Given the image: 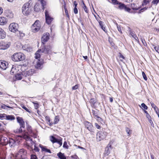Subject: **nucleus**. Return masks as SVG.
I'll return each mask as SVG.
<instances>
[{
  "label": "nucleus",
  "instance_id": "nucleus-1",
  "mask_svg": "<svg viewBox=\"0 0 159 159\" xmlns=\"http://www.w3.org/2000/svg\"><path fill=\"white\" fill-rule=\"evenodd\" d=\"M19 124L20 127L14 129V132L16 133H20L24 132L25 131V123L22 118L17 117L16 118Z\"/></svg>",
  "mask_w": 159,
  "mask_h": 159
},
{
  "label": "nucleus",
  "instance_id": "nucleus-2",
  "mask_svg": "<svg viewBox=\"0 0 159 159\" xmlns=\"http://www.w3.org/2000/svg\"><path fill=\"white\" fill-rule=\"evenodd\" d=\"M25 58V55L20 52L15 53L11 57L12 60L14 61H23Z\"/></svg>",
  "mask_w": 159,
  "mask_h": 159
},
{
  "label": "nucleus",
  "instance_id": "nucleus-3",
  "mask_svg": "<svg viewBox=\"0 0 159 159\" xmlns=\"http://www.w3.org/2000/svg\"><path fill=\"white\" fill-rule=\"evenodd\" d=\"M32 7V5L30 3H25L22 7V13L25 15H28L30 13L31 11Z\"/></svg>",
  "mask_w": 159,
  "mask_h": 159
},
{
  "label": "nucleus",
  "instance_id": "nucleus-4",
  "mask_svg": "<svg viewBox=\"0 0 159 159\" xmlns=\"http://www.w3.org/2000/svg\"><path fill=\"white\" fill-rule=\"evenodd\" d=\"M52 47L50 45L45 46L43 44L41 47V48L39 49L38 52H41L45 54H50L51 52Z\"/></svg>",
  "mask_w": 159,
  "mask_h": 159
},
{
  "label": "nucleus",
  "instance_id": "nucleus-5",
  "mask_svg": "<svg viewBox=\"0 0 159 159\" xmlns=\"http://www.w3.org/2000/svg\"><path fill=\"white\" fill-rule=\"evenodd\" d=\"M40 22L39 20H36L31 26L32 31L34 32L38 31L40 28Z\"/></svg>",
  "mask_w": 159,
  "mask_h": 159
},
{
  "label": "nucleus",
  "instance_id": "nucleus-6",
  "mask_svg": "<svg viewBox=\"0 0 159 159\" xmlns=\"http://www.w3.org/2000/svg\"><path fill=\"white\" fill-rule=\"evenodd\" d=\"M18 28L19 26L17 23H12L9 25V29L10 31L15 33L18 31Z\"/></svg>",
  "mask_w": 159,
  "mask_h": 159
},
{
  "label": "nucleus",
  "instance_id": "nucleus-7",
  "mask_svg": "<svg viewBox=\"0 0 159 159\" xmlns=\"http://www.w3.org/2000/svg\"><path fill=\"white\" fill-rule=\"evenodd\" d=\"M107 135L106 132L100 131L97 134V139L98 141H101L105 138Z\"/></svg>",
  "mask_w": 159,
  "mask_h": 159
},
{
  "label": "nucleus",
  "instance_id": "nucleus-8",
  "mask_svg": "<svg viewBox=\"0 0 159 159\" xmlns=\"http://www.w3.org/2000/svg\"><path fill=\"white\" fill-rule=\"evenodd\" d=\"M85 126L89 131L91 132L94 133L95 131L92 125L89 122L86 121L84 123Z\"/></svg>",
  "mask_w": 159,
  "mask_h": 159
},
{
  "label": "nucleus",
  "instance_id": "nucleus-9",
  "mask_svg": "<svg viewBox=\"0 0 159 159\" xmlns=\"http://www.w3.org/2000/svg\"><path fill=\"white\" fill-rule=\"evenodd\" d=\"M10 43L9 42H1L0 43V49H6L10 47Z\"/></svg>",
  "mask_w": 159,
  "mask_h": 159
},
{
  "label": "nucleus",
  "instance_id": "nucleus-10",
  "mask_svg": "<svg viewBox=\"0 0 159 159\" xmlns=\"http://www.w3.org/2000/svg\"><path fill=\"white\" fill-rule=\"evenodd\" d=\"M45 16L46 23L48 25L50 24L53 19L49 16L48 12L47 10L45 11Z\"/></svg>",
  "mask_w": 159,
  "mask_h": 159
},
{
  "label": "nucleus",
  "instance_id": "nucleus-11",
  "mask_svg": "<svg viewBox=\"0 0 159 159\" xmlns=\"http://www.w3.org/2000/svg\"><path fill=\"white\" fill-rule=\"evenodd\" d=\"M49 34L48 33H45L41 38V41L43 44L49 39Z\"/></svg>",
  "mask_w": 159,
  "mask_h": 159
},
{
  "label": "nucleus",
  "instance_id": "nucleus-12",
  "mask_svg": "<svg viewBox=\"0 0 159 159\" xmlns=\"http://www.w3.org/2000/svg\"><path fill=\"white\" fill-rule=\"evenodd\" d=\"M119 9L121 10H124L125 11L128 12H130V9L128 7H127L124 4L121 3H119Z\"/></svg>",
  "mask_w": 159,
  "mask_h": 159
},
{
  "label": "nucleus",
  "instance_id": "nucleus-13",
  "mask_svg": "<svg viewBox=\"0 0 159 159\" xmlns=\"http://www.w3.org/2000/svg\"><path fill=\"white\" fill-rule=\"evenodd\" d=\"M8 64V63L4 61H0V68L3 70H5L7 68Z\"/></svg>",
  "mask_w": 159,
  "mask_h": 159
},
{
  "label": "nucleus",
  "instance_id": "nucleus-14",
  "mask_svg": "<svg viewBox=\"0 0 159 159\" xmlns=\"http://www.w3.org/2000/svg\"><path fill=\"white\" fill-rule=\"evenodd\" d=\"M9 139L5 137H2L0 139L1 143L3 145L5 146L8 144Z\"/></svg>",
  "mask_w": 159,
  "mask_h": 159
},
{
  "label": "nucleus",
  "instance_id": "nucleus-15",
  "mask_svg": "<svg viewBox=\"0 0 159 159\" xmlns=\"http://www.w3.org/2000/svg\"><path fill=\"white\" fill-rule=\"evenodd\" d=\"M33 143H34L32 141V139L30 138V139L27 140L25 142V146L27 148L29 149L32 146Z\"/></svg>",
  "mask_w": 159,
  "mask_h": 159
},
{
  "label": "nucleus",
  "instance_id": "nucleus-16",
  "mask_svg": "<svg viewBox=\"0 0 159 159\" xmlns=\"http://www.w3.org/2000/svg\"><path fill=\"white\" fill-rule=\"evenodd\" d=\"M7 22V18L4 17H0V25H6Z\"/></svg>",
  "mask_w": 159,
  "mask_h": 159
},
{
  "label": "nucleus",
  "instance_id": "nucleus-17",
  "mask_svg": "<svg viewBox=\"0 0 159 159\" xmlns=\"http://www.w3.org/2000/svg\"><path fill=\"white\" fill-rule=\"evenodd\" d=\"M8 144L11 147H14L16 144V141L12 139H9Z\"/></svg>",
  "mask_w": 159,
  "mask_h": 159
},
{
  "label": "nucleus",
  "instance_id": "nucleus-18",
  "mask_svg": "<svg viewBox=\"0 0 159 159\" xmlns=\"http://www.w3.org/2000/svg\"><path fill=\"white\" fill-rule=\"evenodd\" d=\"M6 35L4 31L0 28V39H3L5 38Z\"/></svg>",
  "mask_w": 159,
  "mask_h": 159
},
{
  "label": "nucleus",
  "instance_id": "nucleus-19",
  "mask_svg": "<svg viewBox=\"0 0 159 159\" xmlns=\"http://www.w3.org/2000/svg\"><path fill=\"white\" fill-rule=\"evenodd\" d=\"M111 146L109 144H108V146L105 148V154L106 155H108L110 153V149Z\"/></svg>",
  "mask_w": 159,
  "mask_h": 159
},
{
  "label": "nucleus",
  "instance_id": "nucleus-20",
  "mask_svg": "<svg viewBox=\"0 0 159 159\" xmlns=\"http://www.w3.org/2000/svg\"><path fill=\"white\" fill-rule=\"evenodd\" d=\"M24 50L27 52H30L32 50V48L28 44H25L22 47Z\"/></svg>",
  "mask_w": 159,
  "mask_h": 159
},
{
  "label": "nucleus",
  "instance_id": "nucleus-21",
  "mask_svg": "<svg viewBox=\"0 0 159 159\" xmlns=\"http://www.w3.org/2000/svg\"><path fill=\"white\" fill-rule=\"evenodd\" d=\"M40 147L41 148L42 151L43 152H49L50 153H51V152L50 150L47 148L45 147H43L42 145H40Z\"/></svg>",
  "mask_w": 159,
  "mask_h": 159
},
{
  "label": "nucleus",
  "instance_id": "nucleus-22",
  "mask_svg": "<svg viewBox=\"0 0 159 159\" xmlns=\"http://www.w3.org/2000/svg\"><path fill=\"white\" fill-rule=\"evenodd\" d=\"M59 120V116H56L54 119V122H51V123H50V126H51L53 125L57 124Z\"/></svg>",
  "mask_w": 159,
  "mask_h": 159
},
{
  "label": "nucleus",
  "instance_id": "nucleus-23",
  "mask_svg": "<svg viewBox=\"0 0 159 159\" xmlns=\"http://www.w3.org/2000/svg\"><path fill=\"white\" fill-rule=\"evenodd\" d=\"M29 133L30 136L34 138H36L37 136V134L32 130H30Z\"/></svg>",
  "mask_w": 159,
  "mask_h": 159
},
{
  "label": "nucleus",
  "instance_id": "nucleus-24",
  "mask_svg": "<svg viewBox=\"0 0 159 159\" xmlns=\"http://www.w3.org/2000/svg\"><path fill=\"white\" fill-rule=\"evenodd\" d=\"M6 119L7 120H14L15 119V117L12 115H6Z\"/></svg>",
  "mask_w": 159,
  "mask_h": 159
},
{
  "label": "nucleus",
  "instance_id": "nucleus-25",
  "mask_svg": "<svg viewBox=\"0 0 159 159\" xmlns=\"http://www.w3.org/2000/svg\"><path fill=\"white\" fill-rule=\"evenodd\" d=\"M99 23L101 28L106 33L107 32V31L105 30V29L104 27L103 26V22L101 21H99Z\"/></svg>",
  "mask_w": 159,
  "mask_h": 159
},
{
  "label": "nucleus",
  "instance_id": "nucleus-26",
  "mask_svg": "<svg viewBox=\"0 0 159 159\" xmlns=\"http://www.w3.org/2000/svg\"><path fill=\"white\" fill-rule=\"evenodd\" d=\"M57 155L60 159H65L66 157L64 156V154L61 152H59L57 154Z\"/></svg>",
  "mask_w": 159,
  "mask_h": 159
},
{
  "label": "nucleus",
  "instance_id": "nucleus-27",
  "mask_svg": "<svg viewBox=\"0 0 159 159\" xmlns=\"http://www.w3.org/2000/svg\"><path fill=\"white\" fill-rule=\"evenodd\" d=\"M24 149H23V148L20 149L19 151V153L18 154V155H17L18 156L17 157H22V154L23 153H24Z\"/></svg>",
  "mask_w": 159,
  "mask_h": 159
},
{
  "label": "nucleus",
  "instance_id": "nucleus-28",
  "mask_svg": "<svg viewBox=\"0 0 159 159\" xmlns=\"http://www.w3.org/2000/svg\"><path fill=\"white\" fill-rule=\"evenodd\" d=\"M90 102L91 103L92 107H94L95 103L96 102V100L94 98H91L90 100Z\"/></svg>",
  "mask_w": 159,
  "mask_h": 159
},
{
  "label": "nucleus",
  "instance_id": "nucleus-29",
  "mask_svg": "<svg viewBox=\"0 0 159 159\" xmlns=\"http://www.w3.org/2000/svg\"><path fill=\"white\" fill-rule=\"evenodd\" d=\"M81 6L83 7L86 13H88V10L83 1H82V3L81 4Z\"/></svg>",
  "mask_w": 159,
  "mask_h": 159
},
{
  "label": "nucleus",
  "instance_id": "nucleus-30",
  "mask_svg": "<svg viewBox=\"0 0 159 159\" xmlns=\"http://www.w3.org/2000/svg\"><path fill=\"white\" fill-rule=\"evenodd\" d=\"M15 77L16 80H21L22 78L23 75L22 74H17L16 75Z\"/></svg>",
  "mask_w": 159,
  "mask_h": 159
},
{
  "label": "nucleus",
  "instance_id": "nucleus-31",
  "mask_svg": "<svg viewBox=\"0 0 159 159\" xmlns=\"http://www.w3.org/2000/svg\"><path fill=\"white\" fill-rule=\"evenodd\" d=\"M135 5L134 4L132 3L131 5V7L133 10L136 11L140 9L139 7H135Z\"/></svg>",
  "mask_w": 159,
  "mask_h": 159
},
{
  "label": "nucleus",
  "instance_id": "nucleus-32",
  "mask_svg": "<svg viewBox=\"0 0 159 159\" xmlns=\"http://www.w3.org/2000/svg\"><path fill=\"white\" fill-rule=\"evenodd\" d=\"M57 139H56L54 136H51V138H50L51 141L53 143H55L56 142H57Z\"/></svg>",
  "mask_w": 159,
  "mask_h": 159
},
{
  "label": "nucleus",
  "instance_id": "nucleus-33",
  "mask_svg": "<svg viewBox=\"0 0 159 159\" xmlns=\"http://www.w3.org/2000/svg\"><path fill=\"white\" fill-rule=\"evenodd\" d=\"M130 34L132 37L134 38L135 40H138V38L137 36L136 35L134 34V33L133 32H131Z\"/></svg>",
  "mask_w": 159,
  "mask_h": 159
},
{
  "label": "nucleus",
  "instance_id": "nucleus-34",
  "mask_svg": "<svg viewBox=\"0 0 159 159\" xmlns=\"http://www.w3.org/2000/svg\"><path fill=\"white\" fill-rule=\"evenodd\" d=\"M1 108H2L3 109H7V108H11V109H13L12 107H11L10 106H7L4 105V104H3L1 106Z\"/></svg>",
  "mask_w": 159,
  "mask_h": 159
},
{
  "label": "nucleus",
  "instance_id": "nucleus-35",
  "mask_svg": "<svg viewBox=\"0 0 159 159\" xmlns=\"http://www.w3.org/2000/svg\"><path fill=\"white\" fill-rule=\"evenodd\" d=\"M56 143H58L59 145V147L61 146L62 144V138H60L59 139H58L57 141V142Z\"/></svg>",
  "mask_w": 159,
  "mask_h": 159
},
{
  "label": "nucleus",
  "instance_id": "nucleus-36",
  "mask_svg": "<svg viewBox=\"0 0 159 159\" xmlns=\"http://www.w3.org/2000/svg\"><path fill=\"white\" fill-rule=\"evenodd\" d=\"M41 3L42 4L43 9L44 10L45 8V6L46 5V2L44 0H41L40 1Z\"/></svg>",
  "mask_w": 159,
  "mask_h": 159
},
{
  "label": "nucleus",
  "instance_id": "nucleus-37",
  "mask_svg": "<svg viewBox=\"0 0 159 159\" xmlns=\"http://www.w3.org/2000/svg\"><path fill=\"white\" fill-rule=\"evenodd\" d=\"M20 137L23 138V139H25L26 140V141H27V140H28L30 139V138L29 136L26 134L23 135L22 136H20Z\"/></svg>",
  "mask_w": 159,
  "mask_h": 159
},
{
  "label": "nucleus",
  "instance_id": "nucleus-38",
  "mask_svg": "<svg viewBox=\"0 0 159 159\" xmlns=\"http://www.w3.org/2000/svg\"><path fill=\"white\" fill-rule=\"evenodd\" d=\"M42 64L41 63L39 62L38 61L37 62V64L35 66L36 68L37 69H40V67L41 66Z\"/></svg>",
  "mask_w": 159,
  "mask_h": 159
},
{
  "label": "nucleus",
  "instance_id": "nucleus-39",
  "mask_svg": "<svg viewBox=\"0 0 159 159\" xmlns=\"http://www.w3.org/2000/svg\"><path fill=\"white\" fill-rule=\"evenodd\" d=\"M118 56L120 58V60L121 61H123V60L125 59V57L120 53H119Z\"/></svg>",
  "mask_w": 159,
  "mask_h": 159
},
{
  "label": "nucleus",
  "instance_id": "nucleus-40",
  "mask_svg": "<svg viewBox=\"0 0 159 159\" xmlns=\"http://www.w3.org/2000/svg\"><path fill=\"white\" fill-rule=\"evenodd\" d=\"M151 0H144L143 1V5L144 6L146 5Z\"/></svg>",
  "mask_w": 159,
  "mask_h": 159
},
{
  "label": "nucleus",
  "instance_id": "nucleus-41",
  "mask_svg": "<svg viewBox=\"0 0 159 159\" xmlns=\"http://www.w3.org/2000/svg\"><path fill=\"white\" fill-rule=\"evenodd\" d=\"M21 106L26 111L30 113V111L25 107L23 104H22Z\"/></svg>",
  "mask_w": 159,
  "mask_h": 159
},
{
  "label": "nucleus",
  "instance_id": "nucleus-42",
  "mask_svg": "<svg viewBox=\"0 0 159 159\" xmlns=\"http://www.w3.org/2000/svg\"><path fill=\"white\" fill-rule=\"evenodd\" d=\"M92 113L93 115V116H95L97 117L98 118H99V117L98 116L97 113L96 111L93 110Z\"/></svg>",
  "mask_w": 159,
  "mask_h": 159
},
{
  "label": "nucleus",
  "instance_id": "nucleus-43",
  "mask_svg": "<svg viewBox=\"0 0 159 159\" xmlns=\"http://www.w3.org/2000/svg\"><path fill=\"white\" fill-rule=\"evenodd\" d=\"M144 112L146 114V116L148 119H149V118H151V116L148 113V112L146 110H144Z\"/></svg>",
  "mask_w": 159,
  "mask_h": 159
},
{
  "label": "nucleus",
  "instance_id": "nucleus-44",
  "mask_svg": "<svg viewBox=\"0 0 159 159\" xmlns=\"http://www.w3.org/2000/svg\"><path fill=\"white\" fill-rule=\"evenodd\" d=\"M63 147L64 148H65L66 149H68L69 148V146L67 144V142L66 141H65L63 143Z\"/></svg>",
  "mask_w": 159,
  "mask_h": 159
},
{
  "label": "nucleus",
  "instance_id": "nucleus-45",
  "mask_svg": "<svg viewBox=\"0 0 159 159\" xmlns=\"http://www.w3.org/2000/svg\"><path fill=\"white\" fill-rule=\"evenodd\" d=\"M151 105L152 107L154 109V110L156 111V112H157V110H158V108L154 104H151Z\"/></svg>",
  "mask_w": 159,
  "mask_h": 159
},
{
  "label": "nucleus",
  "instance_id": "nucleus-46",
  "mask_svg": "<svg viewBox=\"0 0 159 159\" xmlns=\"http://www.w3.org/2000/svg\"><path fill=\"white\" fill-rule=\"evenodd\" d=\"M6 115L5 114H0V119H5Z\"/></svg>",
  "mask_w": 159,
  "mask_h": 159
},
{
  "label": "nucleus",
  "instance_id": "nucleus-47",
  "mask_svg": "<svg viewBox=\"0 0 159 159\" xmlns=\"http://www.w3.org/2000/svg\"><path fill=\"white\" fill-rule=\"evenodd\" d=\"M142 75L143 76V77L144 80H147V77L144 73V72L143 71H142Z\"/></svg>",
  "mask_w": 159,
  "mask_h": 159
},
{
  "label": "nucleus",
  "instance_id": "nucleus-48",
  "mask_svg": "<svg viewBox=\"0 0 159 159\" xmlns=\"http://www.w3.org/2000/svg\"><path fill=\"white\" fill-rule=\"evenodd\" d=\"M38 52H39L38 51L36 52V53L35 54V57L37 59H38V58H39L40 57V54L39 53H38Z\"/></svg>",
  "mask_w": 159,
  "mask_h": 159
},
{
  "label": "nucleus",
  "instance_id": "nucleus-49",
  "mask_svg": "<svg viewBox=\"0 0 159 159\" xmlns=\"http://www.w3.org/2000/svg\"><path fill=\"white\" fill-rule=\"evenodd\" d=\"M126 131L129 135L131 133V131H130V129L128 128H126Z\"/></svg>",
  "mask_w": 159,
  "mask_h": 159
},
{
  "label": "nucleus",
  "instance_id": "nucleus-50",
  "mask_svg": "<svg viewBox=\"0 0 159 159\" xmlns=\"http://www.w3.org/2000/svg\"><path fill=\"white\" fill-rule=\"evenodd\" d=\"M159 2V0H153L152 3L153 4H157Z\"/></svg>",
  "mask_w": 159,
  "mask_h": 159
},
{
  "label": "nucleus",
  "instance_id": "nucleus-51",
  "mask_svg": "<svg viewBox=\"0 0 159 159\" xmlns=\"http://www.w3.org/2000/svg\"><path fill=\"white\" fill-rule=\"evenodd\" d=\"M64 9L65 10V12L66 15V16L69 18V14H68V11L66 8V7H64Z\"/></svg>",
  "mask_w": 159,
  "mask_h": 159
},
{
  "label": "nucleus",
  "instance_id": "nucleus-52",
  "mask_svg": "<svg viewBox=\"0 0 159 159\" xmlns=\"http://www.w3.org/2000/svg\"><path fill=\"white\" fill-rule=\"evenodd\" d=\"M141 106L145 109L147 110L148 109V107L144 103H142L141 104Z\"/></svg>",
  "mask_w": 159,
  "mask_h": 159
},
{
  "label": "nucleus",
  "instance_id": "nucleus-53",
  "mask_svg": "<svg viewBox=\"0 0 159 159\" xmlns=\"http://www.w3.org/2000/svg\"><path fill=\"white\" fill-rule=\"evenodd\" d=\"M111 1L113 4H119L117 0H111Z\"/></svg>",
  "mask_w": 159,
  "mask_h": 159
},
{
  "label": "nucleus",
  "instance_id": "nucleus-54",
  "mask_svg": "<svg viewBox=\"0 0 159 159\" xmlns=\"http://www.w3.org/2000/svg\"><path fill=\"white\" fill-rule=\"evenodd\" d=\"M155 50L159 53V46H157L154 47Z\"/></svg>",
  "mask_w": 159,
  "mask_h": 159
},
{
  "label": "nucleus",
  "instance_id": "nucleus-55",
  "mask_svg": "<svg viewBox=\"0 0 159 159\" xmlns=\"http://www.w3.org/2000/svg\"><path fill=\"white\" fill-rule=\"evenodd\" d=\"M148 120V121L151 124V125L153 127H154V125L152 120L150 119V118H149V119Z\"/></svg>",
  "mask_w": 159,
  "mask_h": 159
},
{
  "label": "nucleus",
  "instance_id": "nucleus-56",
  "mask_svg": "<svg viewBox=\"0 0 159 159\" xmlns=\"http://www.w3.org/2000/svg\"><path fill=\"white\" fill-rule=\"evenodd\" d=\"M147 9V8L146 7L142 8L140 9L138 11V13H140L141 12H143V11H144L145 10H146Z\"/></svg>",
  "mask_w": 159,
  "mask_h": 159
},
{
  "label": "nucleus",
  "instance_id": "nucleus-57",
  "mask_svg": "<svg viewBox=\"0 0 159 159\" xmlns=\"http://www.w3.org/2000/svg\"><path fill=\"white\" fill-rule=\"evenodd\" d=\"M46 119L47 120L48 122V123H49V125H50V123H51L50 118L48 116H46L45 117Z\"/></svg>",
  "mask_w": 159,
  "mask_h": 159
},
{
  "label": "nucleus",
  "instance_id": "nucleus-58",
  "mask_svg": "<svg viewBox=\"0 0 159 159\" xmlns=\"http://www.w3.org/2000/svg\"><path fill=\"white\" fill-rule=\"evenodd\" d=\"M78 88V85H76L74 86H73L72 87V89L73 90H74L77 89Z\"/></svg>",
  "mask_w": 159,
  "mask_h": 159
},
{
  "label": "nucleus",
  "instance_id": "nucleus-59",
  "mask_svg": "<svg viewBox=\"0 0 159 159\" xmlns=\"http://www.w3.org/2000/svg\"><path fill=\"white\" fill-rule=\"evenodd\" d=\"M34 150H35V152H39V149L37 147H36L35 145H34Z\"/></svg>",
  "mask_w": 159,
  "mask_h": 159
},
{
  "label": "nucleus",
  "instance_id": "nucleus-60",
  "mask_svg": "<svg viewBox=\"0 0 159 159\" xmlns=\"http://www.w3.org/2000/svg\"><path fill=\"white\" fill-rule=\"evenodd\" d=\"M95 126L98 129H100L101 128V127L100 125H99L97 123H95Z\"/></svg>",
  "mask_w": 159,
  "mask_h": 159
},
{
  "label": "nucleus",
  "instance_id": "nucleus-61",
  "mask_svg": "<svg viewBox=\"0 0 159 159\" xmlns=\"http://www.w3.org/2000/svg\"><path fill=\"white\" fill-rule=\"evenodd\" d=\"M74 13L76 14L78 13V10L76 8V7H75L74 9Z\"/></svg>",
  "mask_w": 159,
  "mask_h": 159
},
{
  "label": "nucleus",
  "instance_id": "nucleus-62",
  "mask_svg": "<svg viewBox=\"0 0 159 159\" xmlns=\"http://www.w3.org/2000/svg\"><path fill=\"white\" fill-rule=\"evenodd\" d=\"M15 68H14V67H12L11 69V74H14L15 72L14 70H15Z\"/></svg>",
  "mask_w": 159,
  "mask_h": 159
},
{
  "label": "nucleus",
  "instance_id": "nucleus-63",
  "mask_svg": "<svg viewBox=\"0 0 159 159\" xmlns=\"http://www.w3.org/2000/svg\"><path fill=\"white\" fill-rule=\"evenodd\" d=\"M31 159H38L37 157L35 155H33L31 157Z\"/></svg>",
  "mask_w": 159,
  "mask_h": 159
},
{
  "label": "nucleus",
  "instance_id": "nucleus-64",
  "mask_svg": "<svg viewBox=\"0 0 159 159\" xmlns=\"http://www.w3.org/2000/svg\"><path fill=\"white\" fill-rule=\"evenodd\" d=\"M27 130L28 131L29 133L30 132V130H32L31 129V126H29L27 128Z\"/></svg>",
  "mask_w": 159,
  "mask_h": 159
}]
</instances>
